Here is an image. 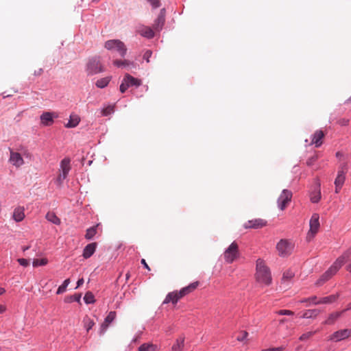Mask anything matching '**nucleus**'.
<instances>
[{"mask_svg":"<svg viewBox=\"0 0 351 351\" xmlns=\"http://www.w3.org/2000/svg\"><path fill=\"white\" fill-rule=\"evenodd\" d=\"M138 32L142 36L147 38H152L154 36V30L149 27H142Z\"/></svg>","mask_w":351,"mask_h":351,"instance_id":"21","label":"nucleus"},{"mask_svg":"<svg viewBox=\"0 0 351 351\" xmlns=\"http://www.w3.org/2000/svg\"><path fill=\"white\" fill-rule=\"evenodd\" d=\"M69 283H70V279H69V278L66 279V280L63 282L62 285H61L58 287V290H57L56 293H57V294H62V293H63L64 292H65V291H66V287H68V285H69Z\"/></svg>","mask_w":351,"mask_h":351,"instance_id":"37","label":"nucleus"},{"mask_svg":"<svg viewBox=\"0 0 351 351\" xmlns=\"http://www.w3.org/2000/svg\"><path fill=\"white\" fill-rule=\"evenodd\" d=\"M83 324L86 331L88 332L94 326L95 322L88 316H85L83 319Z\"/></svg>","mask_w":351,"mask_h":351,"instance_id":"32","label":"nucleus"},{"mask_svg":"<svg viewBox=\"0 0 351 351\" xmlns=\"http://www.w3.org/2000/svg\"><path fill=\"white\" fill-rule=\"evenodd\" d=\"M285 322H287V319L285 318L280 320V323H285Z\"/></svg>","mask_w":351,"mask_h":351,"instance_id":"63","label":"nucleus"},{"mask_svg":"<svg viewBox=\"0 0 351 351\" xmlns=\"http://www.w3.org/2000/svg\"><path fill=\"white\" fill-rule=\"evenodd\" d=\"M125 82H128L129 86H139L140 85H141V80L135 78L128 73L125 74Z\"/></svg>","mask_w":351,"mask_h":351,"instance_id":"27","label":"nucleus"},{"mask_svg":"<svg viewBox=\"0 0 351 351\" xmlns=\"http://www.w3.org/2000/svg\"><path fill=\"white\" fill-rule=\"evenodd\" d=\"M345 311H351V303L349 304L347 307L345 308Z\"/></svg>","mask_w":351,"mask_h":351,"instance_id":"60","label":"nucleus"},{"mask_svg":"<svg viewBox=\"0 0 351 351\" xmlns=\"http://www.w3.org/2000/svg\"><path fill=\"white\" fill-rule=\"evenodd\" d=\"M129 84L128 82H125V75L122 81V83L120 85V91L123 93L126 91V90L129 88Z\"/></svg>","mask_w":351,"mask_h":351,"instance_id":"44","label":"nucleus"},{"mask_svg":"<svg viewBox=\"0 0 351 351\" xmlns=\"http://www.w3.org/2000/svg\"><path fill=\"white\" fill-rule=\"evenodd\" d=\"M176 293V295L178 298V300H179L180 299H181L182 298H183L184 296L182 295V294H181V292L180 291H174Z\"/></svg>","mask_w":351,"mask_h":351,"instance_id":"57","label":"nucleus"},{"mask_svg":"<svg viewBox=\"0 0 351 351\" xmlns=\"http://www.w3.org/2000/svg\"><path fill=\"white\" fill-rule=\"evenodd\" d=\"M292 198V193L291 191L284 189L282 190L281 194L280 195L279 197L278 198V208L283 210H285L288 204L291 202Z\"/></svg>","mask_w":351,"mask_h":351,"instance_id":"9","label":"nucleus"},{"mask_svg":"<svg viewBox=\"0 0 351 351\" xmlns=\"http://www.w3.org/2000/svg\"><path fill=\"white\" fill-rule=\"evenodd\" d=\"M25 217L24 208L23 207H17L14 209L13 213V219L16 222H20L23 220Z\"/></svg>","mask_w":351,"mask_h":351,"instance_id":"22","label":"nucleus"},{"mask_svg":"<svg viewBox=\"0 0 351 351\" xmlns=\"http://www.w3.org/2000/svg\"><path fill=\"white\" fill-rule=\"evenodd\" d=\"M5 292V289L0 287V295L3 294Z\"/></svg>","mask_w":351,"mask_h":351,"instance_id":"61","label":"nucleus"},{"mask_svg":"<svg viewBox=\"0 0 351 351\" xmlns=\"http://www.w3.org/2000/svg\"><path fill=\"white\" fill-rule=\"evenodd\" d=\"M97 247L96 243H91L88 244L83 251V256L84 258H90L95 252Z\"/></svg>","mask_w":351,"mask_h":351,"instance_id":"20","label":"nucleus"},{"mask_svg":"<svg viewBox=\"0 0 351 351\" xmlns=\"http://www.w3.org/2000/svg\"><path fill=\"white\" fill-rule=\"evenodd\" d=\"M114 106L109 105L107 107L102 109L101 114L103 116L110 115V114L114 112Z\"/></svg>","mask_w":351,"mask_h":351,"instance_id":"39","label":"nucleus"},{"mask_svg":"<svg viewBox=\"0 0 351 351\" xmlns=\"http://www.w3.org/2000/svg\"><path fill=\"white\" fill-rule=\"evenodd\" d=\"M66 177H63L62 176V173H60V174L58 175V178H57V183L59 186H60L63 182V180L66 178Z\"/></svg>","mask_w":351,"mask_h":351,"instance_id":"52","label":"nucleus"},{"mask_svg":"<svg viewBox=\"0 0 351 351\" xmlns=\"http://www.w3.org/2000/svg\"><path fill=\"white\" fill-rule=\"evenodd\" d=\"M313 298V297H311V298H305V299L301 300L300 301V303H309V304H310V303H312V304H313V302H312V300H311V298Z\"/></svg>","mask_w":351,"mask_h":351,"instance_id":"53","label":"nucleus"},{"mask_svg":"<svg viewBox=\"0 0 351 351\" xmlns=\"http://www.w3.org/2000/svg\"><path fill=\"white\" fill-rule=\"evenodd\" d=\"M198 286V282H195L190 284L189 286L185 287L180 289L181 294L183 296L188 295L189 293L193 292Z\"/></svg>","mask_w":351,"mask_h":351,"instance_id":"23","label":"nucleus"},{"mask_svg":"<svg viewBox=\"0 0 351 351\" xmlns=\"http://www.w3.org/2000/svg\"><path fill=\"white\" fill-rule=\"evenodd\" d=\"M98 226L99 224L88 228L85 234V238L88 240L92 239L97 233V229Z\"/></svg>","mask_w":351,"mask_h":351,"instance_id":"34","label":"nucleus"},{"mask_svg":"<svg viewBox=\"0 0 351 351\" xmlns=\"http://www.w3.org/2000/svg\"><path fill=\"white\" fill-rule=\"evenodd\" d=\"M346 312V311H345V309H343L341 311H337V312H333V313H330L328 315V318L325 320L324 324H326V325L333 324Z\"/></svg>","mask_w":351,"mask_h":351,"instance_id":"18","label":"nucleus"},{"mask_svg":"<svg viewBox=\"0 0 351 351\" xmlns=\"http://www.w3.org/2000/svg\"><path fill=\"white\" fill-rule=\"evenodd\" d=\"M152 55V51L151 50H147L143 54V59L146 60L147 62H149V58Z\"/></svg>","mask_w":351,"mask_h":351,"instance_id":"48","label":"nucleus"},{"mask_svg":"<svg viewBox=\"0 0 351 351\" xmlns=\"http://www.w3.org/2000/svg\"><path fill=\"white\" fill-rule=\"evenodd\" d=\"M10 162L15 167H19L23 165L24 161L21 156V154L18 152H10Z\"/></svg>","mask_w":351,"mask_h":351,"instance_id":"16","label":"nucleus"},{"mask_svg":"<svg viewBox=\"0 0 351 351\" xmlns=\"http://www.w3.org/2000/svg\"><path fill=\"white\" fill-rule=\"evenodd\" d=\"M310 198H311V201L313 203H317L319 201V199H321L320 189H318L317 190L313 191L311 193Z\"/></svg>","mask_w":351,"mask_h":351,"instance_id":"36","label":"nucleus"},{"mask_svg":"<svg viewBox=\"0 0 351 351\" xmlns=\"http://www.w3.org/2000/svg\"><path fill=\"white\" fill-rule=\"evenodd\" d=\"M80 119L77 114H71L70 119L66 123V127L72 128L76 127L80 123Z\"/></svg>","mask_w":351,"mask_h":351,"instance_id":"26","label":"nucleus"},{"mask_svg":"<svg viewBox=\"0 0 351 351\" xmlns=\"http://www.w3.org/2000/svg\"><path fill=\"white\" fill-rule=\"evenodd\" d=\"M198 286V282H195L190 284L189 286L185 287L180 289L181 294L183 296L188 295L189 293L193 292Z\"/></svg>","mask_w":351,"mask_h":351,"instance_id":"24","label":"nucleus"},{"mask_svg":"<svg viewBox=\"0 0 351 351\" xmlns=\"http://www.w3.org/2000/svg\"><path fill=\"white\" fill-rule=\"evenodd\" d=\"M267 225V221L262 219H254L248 221L244 224L245 228H261Z\"/></svg>","mask_w":351,"mask_h":351,"instance_id":"13","label":"nucleus"},{"mask_svg":"<svg viewBox=\"0 0 351 351\" xmlns=\"http://www.w3.org/2000/svg\"><path fill=\"white\" fill-rule=\"evenodd\" d=\"M348 168L346 164H342L339 167V169L337 173V176L335 180V193H338L343 186L345 180H346V173H347Z\"/></svg>","mask_w":351,"mask_h":351,"instance_id":"7","label":"nucleus"},{"mask_svg":"<svg viewBox=\"0 0 351 351\" xmlns=\"http://www.w3.org/2000/svg\"><path fill=\"white\" fill-rule=\"evenodd\" d=\"M110 80H111V77H103V78L98 80L96 82L95 85L97 86V87L99 88H104L108 86V84H109Z\"/></svg>","mask_w":351,"mask_h":351,"instance_id":"31","label":"nucleus"},{"mask_svg":"<svg viewBox=\"0 0 351 351\" xmlns=\"http://www.w3.org/2000/svg\"><path fill=\"white\" fill-rule=\"evenodd\" d=\"M80 299H81V295H70V296L66 297L64 298V302H67V303H71L74 301L80 302Z\"/></svg>","mask_w":351,"mask_h":351,"instance_id":"38","label":"nucleus"},{"mask_svg":"<svg viewBox=\"0 0 351 351\" xmlns=\"http://www.w3.org/2000/svg\"><path fill=\"white\" fill-rule=\"evenodd\" d=\"M104 47L109 51H117L121 57H124L127 53V47L125 44L118 39L107 40Z\"/></svg>","mask_w":351,"mask_h":351,"instance_id":"3","label":"nucleus"},{"mask_svg":"<svg viewBox=\"0 0 351 351\" xmlns=\"http://www.w3.org/2000/svg\"><path fill=\"white\" fill-rule=\"evenodd\" d=\"M346 269L350 272L351 273V263L347 265L346 267Z\"/></svg>","mask_w":351,"mask_h":351,"instance_id":"59","label":"nucleus"},{"mask_svg":"<svg viewBox=\"0 0 351 351\" xmlns=\"http://www.w3.org/2000/svg\"><path fill=\"white\" fill-rule=\"evenodd\" d=\"M5 308L3 306L0 304V314L5 311Z\"/></svg>","mask_w":351,"mask_h":351,"instance_id":"58","label":"nucleus"},{"mask_svg":"<svg viewBox=\"0 0 351 351\" xmlns=\"http://www.w3.org/2000/svg\"><path fill=\"white\" fill-rule=\"evenodd\" d=\"M47 258H42V259H34L32 265L34 267H38V266H43L47 264Z\"/></svg>","mask_w":351,"mask_h":351,"instance_id":"41","label":"nucleus"},{"mask_svg":"<svg viewBox=\"0 0 351 351\" xmlns=\"http://www.w3.org/2000/svg\"><path fill=\"white\" fill-rule=\"evenodd\" d=\"M294 248V245L287 239H281L276 245V250L280 256H289Z\"/></svg>","mask_w":351,"mask_h":351,"instance_id":"4","label":"nucleus"},{"mask_svg":"<svg viewBox=\"0 0 351 351\" xmlns=\"http://www.w3.org/2000/svg\"><path fill=\"white\" fill-rule=\"evenodd\" d=\"M351 336V330L344 329L335 332L330 337V340L339 341Z\"/></svg>","mask_w":351,"mask_h":351,"instance_id":"11","label":"nucleus"},{"mask_svg":"<svg viewBox=\"0 0 351 351\" xmlns=\"http://www.w3.org/2000/svg\"><path fill=\"white\" fill-rule=\"evenodd\" d=\"M30 246H25V247H23V251H26L28 249H29Z\"/></svg>","mask_w":351,"mask_h":351,"instance_id":"62","label":"nucleus"},{"mask_svg":"<svg viewBox=\"0 0 351 351\" xmlns=\"http://www.w3.org/2000/svg\"><path fill=\"white\" fill-rule=\"evenodd\" d=\"M57 117L54 112H45L40 116L41 123L44 125H50L53 123V118Z\"/></svg>","mask_w":351,"mask_h":351,"instance_id":"15","label":"nucleus"},{"mask_svg":"<svg viewBox=\"0 0 351 351\" xmlns=\"http://www.w3.org/2000/svg\"><path fill=\"white\" fill-rule=\"evenodd\" d=\"M239 256V246L235 241L232 242L223 253V258L228 263H232Z\"/></svg>","mask_w":351,"mask_h":351,"instance_id":"5","label":"nucleus"},{"mask_svg":"<svg viewBox=\"0 0 351 351\" xmlns=\"http://www.w3.org/2000/svg\"><path fill=\"white\" fill-rule=\"evenodd\" d=\"M141 263L144 265V267L147 269V270H150V268L149 267V265H147V263H146L145 260V259H142L141 260Z\"/></svg>","mask_w":351,"mask_h":351,"instance_id":"55","label":"nucleus"},{"mask_svg":"<svg viewBox=\"0 0 351 351\" xmlns=\"http://www.w3.org/2000/svg\"><path fill=\"white\" fill-rule=\"evenodd\" d=\"M86 71L88 75H95L103 71L99 58H90L86 64Z\"/></svg>","mask_w":351,"mask_h":351,"instance_id":"6","label":"nucleus"},{"mask_svg":"<svg viewBox=\"0 0 351 351\" xmlns=\"http://www.w3.org/2000/svg\"><path fill=\"white\" fill-rule=\"evenodd\" d=\"M17 261L23 267H27L29 265V261L25 258H19Z\"/></svg>","mask_w":351,"mask_h":351,"instance_id":"50","label":"nucleus"},{"mask_svg":"<svg viewBox=\"0 0 351 351\" xmlns=\"http://www.w3.org/2000/svg\"><path fill=\"white\" fill-rule=\"evenodd\" d=\"M178 300L176 295L175 292H171L167 294L165 300L163 301V304H167L169 302H172L173 304H176L178 302Z\"/></svg>","mask_w":351,"mask_h":351,"instance_id":"30","label":"nucleus"},{"mask_svg":"<svg viewBox=\"0 0 351 351\" xmlns=\"http://www.w3.org/2000/svg\"><path fill=\"white\" fill-rule=\"evenodd\" d=\"M316 332L314 331V332H312V331H310V332H307L306 333H304L302 334L299 339L300 341H305L306 339H308L309 338H311L313 335H314V334Z\"/></svg>","mask_w":351,"mask_h":351,"instance_id":"43","label":"nucleus"},{"mask_svg":"<svg viewBox=\"0 0 351 351\" xmlns=\"http://www.w3.org/2000/svg\"><path fill=\"white\" fill-rule=\"evenodd\" d=\"M324 137V133L322 130H317L312 136L311 144H314L316 147H319L322 144V139Z\"/></svg>","mask_w":351,"mask_h":351,"instance_id":"17","label":"nucleus"},{"mask_svg":"<svg viewBox=\"0 0 351 351\" xmlns=\"http://www.w3.org/2000/svg\"><path fill=\"white\" fill-rule=\"evenodd\" d=\"M133 63L128 60H115L113 61V64L117 67H127Z\"/></svg>","mask_w":351,"mask_h":351,"instance_id":"35","label":"nucleus"},{"mask_svg":"<svg viewBox=\"0 0 351 351\" xmlns=\"http://www.w3.org/2000/svg\"><path fill=\"white\" fill-rule=\"evenodd\" d=\"M157 346L153 343H147L142 344L138 348V351H156Z\"/></svg>","mask_w":351,"mask_h":351,"instance_id":"33","label":"nucleus"},{"mask_svg":"<svg viewBox=\"0 0 351 351\" xmlns=\"http://www.w3.org/2000/svg\"><path fill=\"white\" fill-rule=\"evenodd\" d=\"M46 219L49 221H50L56 225L60 224V219L56 215V214L54 213H52V212L47 213L46 215Z\"/></svg>","mask_w":351,"mask_h":351,"instance_id":"29","label":"nucleus"},{"mask_svg":"<svg viewBox=\"0 0 351 351\" xmlns=\"http://www.w3.org/2000/svg\"><path fill=\"white\" fill-rule=\"evenodd\" d=\"M165 21V9L160 10V14L153 24V28L155 31L159 32L162 29Z\"/></svg>","mask_w":351,"mask_h":351,"instance_id":"12","label":"nucleus"},{"mask_svg":"<svg viewBox=\"0 0 351 351\" xmlns=\"http://www.w3.org/2000/svg\"><path fill=\"white\" fill-rule=\"evenodd\" d=\"M285 350V346H280L277 348H267L264 349L262 351H284Z\"/></svg>","mask_w":351,"mask_h":351,"instance_id":"49","label":"nucleus"},{"mask_svg":"<svg viewBox=\"0 0 351 351\" xmlns=\"http://www.w3.org/2000/svg\"><path fill=\"white\" fill-rule=\"evenodd\" d=\"M339 295L337 294L330 295L326 297H324L318 299L316 296H313L311 298L312 302L313 304H331L335 302Z\"/></svg>","mask_w":351,"mask_h":351,"instance_id":"10","label":"nucleus"},{"mask_svg":"<svg viewBox=\"0 0 351 351\" xmlns=\"http://www.w3.org/2000/svg\"><path fill=\"white\" fill-rule=\"evenodd\" d=\"M152 6L153 8H158L160 6V0H147Z\"/></svg>","mask_w":351,"mask_h":351,"instance_id":"47","label":"nucleus"},{"mask_svg":"<svg viewBox=\"0 0 351 351\" xmlns=\"http://www.w3.org/2000/svg\"><path fill=\"white\" fill-rule=\"evenodd\" d=\"M71 160L68 158H64L60 163V172L62 173L63 177H67L71 169Z\"/></svg>","mask_w":351,"mask_h":351,"instance_id":"19","label":"nucleus"},{"mask_svg":"<svg viewBox=\"0 0 351 351\" xmlns=\"http://www.w3.org/2000/svg\"><path fill=\"white\" fill-rule=\"evenodd\" d=\"M84 300L86 304H93L95 302L94 295L89 291L85 294Z\"/></svg>","mask_w":351,"mask_h":351,"instance_id":"40","label":"nucleus"},{"mask_svg":"<svg viewBox=\"0 0 351 351\" xmlns=\"http://www.w3.org/2000/svg\"><path fill=\"white\" fill-rule=\"evenodd\" d=\"M129 277H130V274H126V278H127V279H128V278H129Z\"/></svg>","mask_w":351,"mask_h":351,"instance_id":"64","label":"nucleus"},{"mask_svg":"<svg viewBox=\"0 0 351 351\" xmlns=\"http://www.w3.org/2000/svg\"><path fill=\"white\" fill-rule=\"evenodd\" d=\"M43 73V69L40 68L38 70H36L34 71V74L36 76H39V75H42Z\"/></svg>","mask_w":351,"mask_h":351,"instance_id":"54","label":"nucleus"},{"mask_svg":"<svg viewBox=\"0 0 351 351\" xmlns=\"http://www.w3.org/2000/svg\"><path fill=\"white\" fill-rule=\"evenodd\" d=\"M320 313L318 309H309L306 310L302 315V318L309 319L315 318Z\"/></svg>","mask_w":351,"mask_h":351,"instance_id":"28","label":"nucleus"},{"mask_svg":"<svg viewBox=\"0 0 351 351\" xmlns=\"http://www.w3.org/2000/svg\"><path fill=\"white\" fill-rule=\"evenodd\" d=\"M83 283H84V279L83 278L79 279L77 280V287L76 288H77V287H80L81 285H82Z\"/></svg>","mask_w":351,"mask_h":351,"instance_id":"56","label":"nucleus"},{"mask_svg":"<svg viewBox=\"0 0 351 351\" xmlns=\"http://www.w3.org/2000/svg\"><path fill=\"white\" fill-rule=\"evenodd\" d=\"M317 160V156L315 155L308 159L306 164L308 166L313 165V164Z\"/></svg>","mask_w":351,"mask_h":351,"instance_id":"51","label":"nucleus"},{"mask_svg":"<svg viewBox=\"0 0 351 351\" xmlns=\"http://www.w3.org/2000/svg\"><path fill=\"white\" fill-rule=\"evenodd\" d=\"M280 315H293L294 313L290 310H280L276 312Z\"/></svg>","mask_w":351,"mask_h":351,"instance_id":"46","label":"nucleus"},{"mask_svg":"<svg viewBox=\"0 0 351 351\" xmlns=\"http://www.w3.org/2000/svg\"><path fill=\"white\" fill-rule=\"evenodd\" d=\"M116 317V313L114 311H110L107 317L105 318L104 322L101 324L100 330H99V334L103 335L105 333L106 330H107L108 326L111 322H113V320Z\"/></svg>","mask_w":351,"mask_h":351,"instance_id":"14","label":"nucleus"},{"mask_svg":"<svg viewBox=\"0 0 351 351\" xmlns=\"http://www.w3.org/2000/svg\"><path fill=\"white\" fill-rule=\"evenodd\" d=\"M351 255V250H347L343 253L341 256L337 258L335 263L329 267V269L322 274L320 278L317 280L315 285L321 286L332 276H333L339 269L344 265L346 261Z\"/></svg>","mask_w":351,"mask_h":351,"instance_id":"1","label":"nucleus"},{"mask_svg":"<svg viewBox=\"0 0 351 351\" xmlns=\"http://www.w3.org/2000/svg\"><path fill=\"white\" fill-rule=\"evenodd\" d=\"M293 276H294V272L290 269H288L283 273L282 280H288L291 279Z\"/></svg>","mask_w":351,"mask_h":351,"instance_id":"42","label":"nucleus"},{"mask_svg":"<svg viewBox=\"0 0 351 351\" xmlns=\"http://www.w3.org/2000/svg\"><path fill=\"white\" fill-rule=\"evenodd\" d=\"M256 279L259 283L269 285L271 283V276L269 267L265 265L263 260L259 258L256 261Z\"/></svg>","mask_w":351,"mask_h":351,"instance_id":"2","label":"nucleus"},{"mask_svg":"<svg viewBox=\"0 0 351 351\" xmlns=\"http://www.w3.org/2000/svg\"><path fill=\"white\" fill-rule=\"evenodd\" d=\"M248 333L246 331H241L237 336V339L239 341H243L247 337Z\"/></svg>","mask_w":351,"mask_h":351,"instance_id":"45","label":"nucleus"},{"mask_svg":"<svg viewBox=\"0 0 351 351\" xmlns=\"http://www.w3.org/2000/svg\"><path fill=\"white\" fill-rule=\"evenodd\" d=\"M319 219V216L317 213L313 214L309 222L310 230L307 234L308 240L312 239L317 233L320 226Z\"/></svg>","mask_w":351,"mask_h":351,"instance_id":"8","label":"nucleus"},{"mask_svg":"<svg viewBox=\"0 0 351 351\" xmlns=\"http://www.w3.org/2000/svg\"><path fill=\"white\" fill-rule=\"evenodd\" d=\"M184 346V338L180 337L176 339V343L171 348V351H182Z\"/></svg>","mask_w":351,"mask_h":351,"instance_id":"25","label":"nucleus"}]
</instances>
